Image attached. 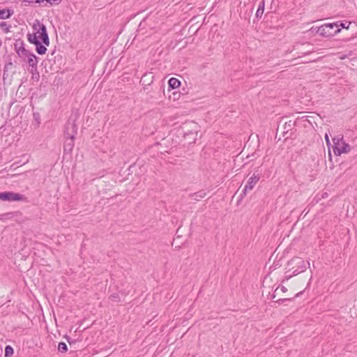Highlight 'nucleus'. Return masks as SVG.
Returning a JSON list of instances; mask_svg holds the SVG:
<instances>
[{
    "label": "nucleus",
    "mask_w": 357,
    "mask_h": 357,
    "mask_svg": "<svg viewBox=\"0 0 357 357\" xmlns=\"http://www.w3.org/2000/svg\"><path fill=\"white\" fill-rule=\"evenodd\" d=\"M65 338L67 340V342H68V344L70 345L72 344H74L76 342V340H72L69 336H67V335L65 336Z\"/></svg>",
    "instance_id": "24"
},
{
    "label": "nucleus",
    "mask_w": 357,
    "mask_h": 357,
    "mask_svg": "<svg viewBox=\"0 0 357 357\" xmlns=\"http://www.w3.org/2000/svg\"><path fill=\"white\" fill-rule=\"evenodd\" d=\"M0 199L5 202H28L24 195L10 191L0 192Z\"/></svg>",
    "instance_id": "4"
},
{
    "label": "nucleus",
    "mask_w": 357,
    "mask_h": 357,
    "mask_svg": "<svg viewBox=\"0 0 357 357\" xmlns=\"http://www.w3.org/2000/svg\"><path fill=\"white\" fill-rule=\"evenodd\" d=\"M14 47L17 54L18 52H21L25 49L24 41L20 39L16 40Z\"/></svg>",
    "instance_id": "15"
},
{
    "label": "nucleus",
    "mask_w": 357,
    "mask_h": 357,
    "mask_svg": "<svg viewBox=\"0 0 357 357\" xmlns=\"http://www.w3.org/2000/svg\"><path fill=\"white\" fill-rule=\"evenodd\" d=\"M13 354V349L11 346L7 345L5 347V356L8 357Z\"/></svg>",
    "instance_id": "20"
},
{
    "label": "nucleus",
    "mask_w": 357,
    "mask_h": 357,
    "mask_svg": "<svg viewBox=\"0 0 357 357\" xmlns=\"http://www.w3.org/2000/svg\"><path fill=\"white\" fill-rule=\"evenodd\" d=\"M333 152L336 155H340L342 153H348L350 151V146L344 142L341 144L334 142Z\"/></svg>",
    "instance_id": "8"
},
{
    "label": "nucleus",
    "mask_w": 357,
    "mask_h": 357,
    "mask_svg": "<svg viewBox=\"0 0 357 357\" xmlns=\"http://www.w3.org/2000/svg\"><path fill=\"white\" fill-rule=\"evenodd\" d=\"M326 195H327V193H324L323 195H322V197L324 198L326 197Z\"/></svg>",
    "instance_id": "32"
},
{
    "label": "nucleus",
    "mask_w": 357,
    "mask_h": 357,
    "mask_svg": "<svg viewBox=\"0 0 357 357\" xmlns=\"http://www.w3.org/2000/svg\"><path fill=\"white\" fill-rule=\"evenodd\" d=\"M30 73L32 75V76H31L32 79L36 80V81H38L39 80L40 75H39V73L37 70L34 71V68H31V70H30Z\"/></svg>",
    "instance_id": "21"
},
{
    "label": "nucleus",
    "mask_w": 357,
    "mask_h": 357,
    "mask_svg": "<svg viewBox=\"0 0 357 357\" xmlns=\"http://www.w3.org/2000/svg\"><path fill=\"white\" fill-rule=\"evenodd\" d=\"M260 176L259 174L255 175L253 174L248 181L246 185H245L243 190H242V193L240 195V200L243 199V197L246 195L248 190H251L253 189L254 186L259 181Z\"/></svg>",
    "instance_id": "5"
},
{
    "label": "nucleus",
    "mask_w": 357,
    "mask_h": 357,
    "mask_svg": "<svg viewBox=\"0 0 357 357\" xmlns=\"http://www.w3.org/2000/svg\"><path fill=\"white\" fill-rule=\"evenodd\" d=\"M295 123H296L295 121H293L291 120L289 121L284 122V123L283 124V128H282V133L283 136L287 135L289 132V131H290L293 129V128L295 126Z\"/></svg>",
    "instance_id": "9"
},
{
    "label": "nucleus",
    "mask_w": 357,
    "mask_h": 357,
    "mask_svg": "<svg viewBox=\"0 0 357 357\" xmlns=\"http://www.w3.org/2000/svg\"><path fill=\"white\" fill-rule=\"evenodd\" d=\"M110 297L112 299V301H120L119 294H113L110 296Z\"/></svg>",
    "instance_id": "23"
},
{
    "label": "nucleus",
    "mask_w": 357,
    "mask_h": 357,
    "mask_svg": "<svg viewBox=\"0 0 357 357\" xmlns=\"http://www.w3.org/2000/svg\"><path fill=\"white\" fill-rule=\"evenodd\" d=\"M168 84L169 88L172 89H175L180 86L181 82L175 77H172L169 79Z\"/></svg>",
    "instance_id": "14"
},
{
    "label": "nucleus",
    "mask_w": 357,
    "mask_h": 357,
    "mask_svg": "<svg viewBox=\"0 0 357 357\" xmlns=\"http://www.w3.org/2000/svg\"><path fill=\"white\" fill-rule=\"evenodd\" d=\"M75 139H66L64 143L63 149L66 153H70L75 146Z\"/></svg>",
    "instance_id": "12"
},
{
    "label": "nucleus",
    "mask_w": 357,
    "mask_h": 357,
    "mask_svg": "<svg viewBox=\"0 0 357 357\" xmlns=\"http://www.w3.org/2000/svg\"><path fill=\"white\" fill-rule=\"evenodd\" d=\"M278 132L280 130V127L278 126V128H277Z\"/></svg>",
    "instance_id": "36"
},
{
    "label": "nucleus",
    "mask_w": 357,
    "mask_h": 357,
    "mask_svg": "<svg viewBox=\"0 0 357 357\" xmlns=\"http://www.w3.org/2000/svg\"><path fill=\"white\" fill-rule=\"evenodd\" d=\"M13 10L9 8L0 10V19H8L13 14Z\"/></svg>",
    "instance_id": "13"
},
{
    "label": "nucleus",
    "mask_w": 357,
    "mask_h": 357,
    "mask_svg": "<svg viewBox=\"0 0 357 357\" xmlns=\"http://www.w3.org/2000/svg\"><path fill=\"white\" fill-rule=\"evenodd\" d=\"M264 6H265V3H264V1H262L259 3V4L258 6L257 10L255 14L256 17H257V18L261 17V16L264 13Z\"/></svg>",
    "instance_id": "16"
},
{
    "label": "nucleus",
    "mask_w": 357,
    "mask_h": 357,
    "mask_svg": "<svg viewBox=\"0 0 357 357\" xmlns=\"http://www.w3.org/2000/svg\"><path fill=\"white\" fill-rule=\"evenodd\" d=\"M58 351L61 353H66L68 351L67 344L63 342H59L58 344Z\"/></svg>",
    "instance_id": "18"
},
{
    "label": "nucleus",
    "mask_w": 357,
    "mask_h": 357,
    "mask_svg": "<svg viewBox=\"0 0 357 357\" xmlns=\"http://www.w3.org/2000/svg\"><path fill=\"white\" fill-rule=\"evenodd\" d=\"M326 141H328V136H327V135H326Z\"/></svg>",
    "instance_id": "34"
},
{
    "label": "nucleus",
    "mask_w": 357,
    "mask_h": 357,
    "mask_svg": "<svg viewBox=\"0 0 357 357\" xmlns=\"http://www.w3.org/2000/svg\"><path fill=\"white\" fill-rule=\"evenodd\" d=\"M33 121L36 123V126H38L40 124V115L38 112H34L33 114Z\"/></svg>",
    "instance_id": "22"
},
{
    "label": "nucleus",
    "mask_w": 357,
    "mask_h": 357,
    "mask_svg": "<svg viewBox=\"0 0 357 357\" xmlns=\"http://www.w3.org/2000/svg\"><path fill=\"white\" fill-rule=\"evenodd\" d=\"M10 214L11 213H5V214H0V220H2L3 219H5L6 217L10 216Z\"/></svg>",
    "instance_id": "26"
},
{
    "label": "nucleus",
    "mask_w": 357,
    "mask_h": 357,
    "mask_svg": "<svg viewBox=\"0 0 357 357\" xmlns=\"http://www.w3.org/2000/svg\"><path fill=\"white\" fill-rule=\"evenodd\" d=\"M298 295H299V294H296V296H295V297L298 296Z\"/></svg>",
    "instance_id": "35"
},
{
    "label": "nucleus",
    "mask_w": 357,
    "mask_h": 357,
    "mask_svg": "<svg viewBox=\"0 0 357 357\" xmlns=\"http://www.w3.org/2000/svg\"><path fill=\"white\" fill-rule=\"evenodd\" d=\"M31 54H33L32 52H29V50L24 49L22 52H18V56L20 57V58H22L23 59H27Z\"/></svg>",
    "instance_id": "17"
},
{
    "label": "nucleus",
    "mask_w": 357,
    "mask_h": 357,
    "mask_svg": "<svg viewBox=\"0 0 357 357\" xmlns=\"http://www.w3.org/2000/svg\"><path fill=\"white\" fill-rule=\"evenodd\" d=\"M206 196V192L204 190L190 195V197L192 199V200L195 202L199 201L201 199L204 198Z\"/></svg>",
    "instance_id": "10"
},
{
    "label": "nucleus",
    "mask_w": 357,
    "mask_h": 357,
    "mask_svg": "<svg viewBox=\"0 0 357 357\" xmlns=\"http://www.w3.org/2000/svg\"><path fill=\"white\" fill-rule=\"evenodd\" d=\"M77 126L73 121V123L68 122L65 127L64 136L66 139H75L77 134Z\"/></svg>",
    "instance_id": "6"
},
{
    "label": "nucleus",
    "mask_w": 357,
    "mask_h": 357,
    "mask_svg": "<svg viewBox=\"0 0 357 357\" xmlns=\"http://www.w3.org/2000/svg\"><path fill=\"white\" fill-rule=\"evenodd\" d=\"M339 28L341 27V28H343V29H348L349 28V25L346 26V23H344V22H340V24H339Z\"/></svg>",
    "instance_id": "28"
},
{
    "label": "nucleus",
    "mask_w": 357,
    "mask_h": 357,
    "mask_svg": "<svg viewBox=\"0 0 357 357\" xmlns=\"http://www.w3.org/2000/svg\"><path fill=\"white\" fill-rule=\"evenodd\" d=\"M281 291H282L283 292H286L287 291V289L285 287L282 286L281 287Z\"/></svg>",
    "instance_id": "30"
},
{
    "label": "nucleus",
    "mask_w": 357,
    "mask_h": 357,
    "mask_svg": "<svg viewBox=\"0 0 357 357\" xmlns=\"http://www.w3.org/2000/svg\"><path fill=\"white\" fill-rule=\"evenodd\" d=\"M77 126L73 121V123L68 122L65 127L64 136L66 139H75L77 134Z\"/></svg>",
    "instance_id": "7"
},
{
    "label": "nucleus",
    "mask_w": 357,
    "mask_h": 357,
    "mask_svg": "<svg viewBox=\"0 0 357 357\" xmlns=\"http://www.w3.org/2000/svg\"><path fill=\"white\" fill-rule=\"evenodd\" d=\"M36 31L33 33H28V41L36 46V51L40 55H43L47 52L46 46L50 45V38L45 24L36 20L32 26Z\"/></svg>",
    "instance_id": "1"
},
{
    "label": "nucleus",
    "mask_w": 357,
    "mask_h": 357,
    "mask_svg": "<svg viewBox=\"0 0 357 357\" xmlns=\"http://www.w3.org/2000/svg\"><path fill=\"white\" fill-rule=\"evenodd\" d=\"M27 63L29 65L34 68V71H36V68L38 62V58L34 54H31L28 58H27Z\"/></svg>",
    "instance_id": "11"
},
{
    "label": "nucleus",
    "mask_w": 357,
    "mask_h": 357,
    "mask_svg": "<svg viewBox=\"0 0 357 357\" xmlns=\"http://www.w3.org/2000/svg\"><path fill=\"white\" fill-rule=\"evenodd\" d=\"M287 266L289 269L286 273H291L289 275H286L288 280L293 275L304 272L310 266V262L305 261L302 258L296 257L289 261Z\"/></svg>",
    "instance_id": "2"
},
{
    "label": "nucleus",
    "mask_w": 357,
    "mask_h": 357,
    "mask_svg": "<svg viewBox=\"0 0 357 357\" xmlns=\"http://www.w3.org/2000/svg\"><path fill=\"white\" fill-rule=\"evenodd\" d=\"M45 1L52 5V2H54L56 4H59L61 1V0H45Z\"/></svg>",
    "instance_id": "25"
},
{
    "label": "nucleus",
    "mask_w": 357,
    "mask_h": 357,
    "mask_svg": "<svg viewBox=\"0 0 357 357\" xmlns=\"http://www.w3.org/2000/svg\"><path fill=\"white\" fill-rule=\"evenodd\" d=\"M310 53V52H307L305 53H304V54H309Z\"/></svg>",
    "instance_id": "33"
},
{
    "label": "nucleus",
    "mask_w": 357,
    "mask_h": 357,
    "mask_svg": "<svg viewBox=\"0 0 357 357\" xmlns=\"http://www.w3.org/2000/svg\"><path fill=\"white\" fill-rule=\"evenodd\" d=\"M0 27L3 30L5 33H8L10 31L11 26L6 22H1L0 23Z\"/></svg>",
    "instance_id": "19"
},
{
    "label": "nucleus",
    "mask_w": 357,
    "mask_h": 357,
    "mask_svg": "<svg viewBox=\"0 0 357 357\" xmlns=\"http://www.w3.org/2000/svg\"><path fill=\"white\" fill-rule=\"evenodd\" d=\"M45 0H35L34 1V3H43V1H45Z\"/></svg>",
    "instance_id": "29"
},
{
    "label": "nucleus",
    "mask_w": 357,
    "mask_h": 357,
    "mask_svg": "<svg viewBox=\"0 0 357 357\" xmlns=\"http://www.w3.org/2000/svg\"><path fill=\"white\" fill-rule=\"evenodd\" d=\"M35 0H25L24 1L28 2L29 3H33Z\"/></svg>",
    "instance_id": "31"
},
{
    "label": "nucleus",
    "mask_w": 357,
    "mask_h": 357,
    "mask_svg": "<svg viewBox=\"0 0 357 357\" xmlns=\"http://www.w3.org/2000/svg\"><path fill=\"white\" fill-rule=\"evenodd\" d=\"M291 298H280L279 300H278L276 302L278 303H283L284 301H290Z\"/></svg>",
    "instance_id": "27"
},
{
    "label": "nucleus",
    "mask_w": 357,
    "mask_h": 357,
    "mask_svg": "<svg viewBox=\"0 0 357 357\" xmlns=\"http://www.w3.org/2000/svg\"><path fill=\"white\" fill-rule=\"evenodd\" d=\"M341 29L339 28L338 22L325 24L319 26L317 32L324 37H331L338 33Z\"/></svg>",
    "instance_id": "3"
}]
</instances>
